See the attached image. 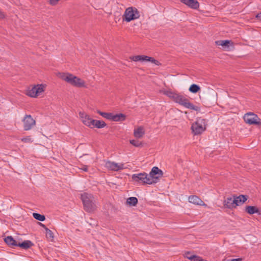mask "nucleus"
<instances>
[{"label": "nucleus", "mask_w": 261, "mask_h": 261, "mask_svg": "<svg viewBox=\"0 0 261 261\" xmlns=\"http://www.w3.org/2000/svg\"><path fill=\"white\" fill-rule=\"evenodd\" d=\"M255 17L258 20L261 21V12L256 14Z\"/></svg>", "instance_id": "c9c22d12"}, {"label": "nucleus", "mask_w": 261, "mask_h": 261, "mask_svg": "<svg viewBox=\"0 0 261 261\" xmlns=\"http://www.w3.org/2000/svg\"><path fill=\"white\" fill-rule=\"evenodd\" d=\"M126 116L122 113L114 114L112 113L111 121L118 122L125 120Z\"/></svg>", "instance_id": "aec40b11"}, {"label": "nucleus", "mask_w": 261, "mask_h": 261, "mask_svg": "<svg viewBox=\"0 0 261 261\" xmlns=\"http://www.w3.org/2000/svg\"><path fill=\"white\" fill-rule=\"evenodd\" d=\"M189 202L193 204L207 207V205L198 196L192 195L188 198Z\"/></svg>", "instance_id": "dca6fc26"}, {"label": "nucleus", "mask_w": 261, "mask_h": 261, "mask_svg": "<svg viewBox=\"0 0 261 261\" xmlns=\"http://www.w3.org/2000/svg\"><path fill=\"white\" fill-rule=\"evenodd\" d=\"M79 114L81 122L86 126L92 128L94 119L92 118L89 115L84 111L80 112Z\"/></svg>", "instance_id": "9b49d317"}, {"label": "nucleus", "mask_w": 261, "mask_h": 261, "mask_svg": "<svg viewBox=\"0 0 261 261\" xmlns=\"http://www.w3.org/2000/svg\"><path fill=\"white\" fill-rule=\"evenodd\" d=\"M81 198L87 211L90 212L94 210L96 205L94 203L93 197L91 194L84 193L81 195Z\"/></svg>", "instance_id": "423d86ee"}, {"label": "nucleus", "mask_w": 261, "mask_h": 261, "mask_svg": "<svg viewBox=\"0 0 261 261\" xmlns=\"http://www.w3.org/2000/svg\"><path fill=\"white\" fill-rule=\"evenodd\" d=\"M58 76L70 86L77 88H87V84L82 78L69 72H60Z\"/></svg>", "instance_id": "f257e3e1"}, {"label": "nucleus", "mask_w": 261, "mask_h": 261, "mask_svg": "<svg viewBox=\"0 0 261 261\" xmlns=\"http://www.w3.org/2000/svg\"><path fill=\"white\" fill-rule=\"evenodd\" d=\"M245 122L249 125L261 126V119L255 113L248 112L243 117Z\"/></svg>", "instance_id": "6e6552de"}, {"label": "nucleus", "mask_w": 261, "mask_h": 261, "mask_svg": "<svg viewBox=\"0 0 261 261\" xmlns=\"http://www.w3.org/2000/svg\"><path fill=\"white\" fill-rule=\"evenodd\" d=\"M173 101L177 103L186 108L196 111L200 112L201 110V108L198 106H195L193 105L192 102H191L188 99L182 95H180L179 93L176 94L175 97H174V99Z\"/></svg>", "instance_id": "7ed1b4c3"}, {"label": "nucleus", "mask_w": 261, "mask_h": 261, "mask_svg": "<svg viewBox=\"0 0 261 261\" xmlns=\"http://www.w3.org/2000/svg\"><path fill=\"white\" fill-rule=\"evenodd\" d=\"M5 17L6 15L5 13L1 10H0V19H4L5 18Z\"/></svg>", "instance_id": "473e14b6"}, {"label": "nucleus", "mask_w": 261, "mask_h": 261, "mask_svg": "<svg viewBox=\"0 0 261 261\" xmlns=\"http://www.w3.org/2000/svg\"><path fill=\"white\" fill-rule=\"evenodd\" d=\"M33 216L35 219L40 221H43L45 219V217L44 215H41L38 213H33Z\"/></svg>", "instance_id": "c756f323"}, {"label": "nucleus", "mask_w": 261, "mask_h": 261, "mask_svg": "<svg viewBox=\"0 0 261 261\" xmlns=\"http://www.w3.org/2000/svg\"><path fill=\"white\" fill-rule=\"evenodd\" d=\"M81 170L84 171H88V167L87 166L84 165L82 168H80Z\"/></svg>", "instance_id": "72a5a7b5"}, {"label": "nucleus", "mask_w": 261, "mask_h": 261, "mask_svg": "<svg viewBox=\"0 0 261 261\" xmlns=\"http://www.w3.org/2000/svg\"><path fill=\"white\" fill-rule=\"evenodd\" d=\"M106 126L107 124L104 121L94 119L93 122L92 128L94 127L98 129L102 128L105 127Z\"/></svg>", "instance_id": "412c9836"}, {"label": "nucleus", "mask_w": 261, "mask_h": 261, "mask_svg": "<svg viewBox=\"0 0 261 261\" xmlns=\"http://www.w3.org/2000/svg\"><path fill=\"white\" fill-rule=\"evenodd\" d=\"M22 121L23 128L25 130L31 129L36 125L35 120L30 115H25Z\"/></svg>", "instance_id": "f8f14e48"}, {"label": "nucleus", "mask_w": 261, "mask_h": 261, "mask_svg": "<svg viewBox=\"0 0 261 261\" xmlns=\"http://www.w3.org/2000/svg\"><path fill=\"white\" fill-rule=\"evenodd\" d=\"M206 123L205 120L198 118L192 123L191 130L194 135H198L203 133L206 129Z\"/></svg>", "instance_id": "39448f33"}, {"label": "nucleus", "mask_w": 261, "mask_h": 261, "mask_svg": "<svg viewBox=\"0 0 261 261\" xmlns=\"http://www.w3.org/2000/svg\"><path fill=\"white\" fill-rule=\"evenodd\" d=\"M129 143L133 146L135 147H140L142 146V143L141 142L135 140V139H132L129 140Z\"/></svg>", "instance_id": "7c9ffc66"}, {"label": "nucleus", "mask_w": 261, "mask_h": 261, "mask_svg": "<svg viewBox=\"0 0 261 261\" xmlns=\"http://www.w3.org/2000/svg\"><path fill=\"white\" fill-rule=\"evenodd\" d=\"M200 90V87L198 85H196L195 84H192L189 88V91L192 93H196Z\"/></svg>", "instance_id": "cd10ccee"}, {"label": "nucleus", "mask_w": 261, "mask_h": 261, "mask_svg": "<svg viewBox=\"0 0 261 261\" xmlns=\"http://www.w3.org/2000/svg\"><path fill=\"white\" fill-rule=\"evenodd\" d=\"M45 83H39L31 85L25 90L24 94L33 98H37L43 96L47 88Z\"/></svg>", "instance_id": "f03ea898"}, {"label": "nucleus", "mask_w": 261, "mask_h": 261, "mask_svg": "<svg viewBox=\"0 0 261 261\" xmlns=\"http://www.w3.org/2000/svg\"><path fill=\"white\" fill-rule=\"evenodd\" d=\"M245 211L249 215L254 214H261L259 208L255 206L248 205L245 207Z\"/></svg>", "instance_id": "6ab92c4d"}, {"label": "nucleus", "mask_w": 261, "mask_h": 261, "mask_svg": "<svg viewBox=\"0 0 261 261\" xmlns=\"http://www.w3.org/2000/svg\"><path fill=\"white\" fill-rule=\"evenodd\" d=\"M145 133V127L143 126H137L135 127L133 130V135L134 137L137 139L143 138Z\"/></svg>", "instance_id": "2eb2a0df"}, {"label": "nucleus", "mask_w": 261, "mask_h": 261, "mask_svg": "<svg viewBox=\"0 0 261 261\" xmlns=\"http://www.w3.org/2000/svg\"><path fill=\"white\" fill-rule=\"evenodd\" d=\"M33 243L30 240H26L22 242L18 241L17 246L20 247L21 248L27 249L33 246Z\"/></svg>", "instance_id": "5701e85b"}, {"label": "nucleus", "mask_w": 261, "mask_h": 261, "mask_svg": "<svg viewBox=\"0 0 261 261\" xmlns=\"http://www.w3.org/2000/svg\"><path fill=\"white\" fill-rule=\"evenodd\" d=\"M150 185L158 182L163 176V172L158 167L154 166L152 168L149 173L148 174Z\"/></svg>", "instance_id": "0eeeda50"}, {"label": "nucleus", "mask_w": 261, "mask_h": 261, "mask_svg": "<svg viewBox=\"0 0 261 261\" xmlns=\"http://www.w3.org/2000/svg\"><path fill=\"white\" fill-rule=\"evenodd\" d=\"M42 225L45 229L46 237L47 238H49V239H51V240H53L54 239V234H53V233L52 232V231L50 230H49L48 228L44 226V225H43V224H42Z\"/></svg>", "instance_id": "c85d7f7f"}, {"label": "nucleus", "mask_w": 261, "mask_h": 261, "mask_svg": "<svg viewBox=\"0 0 261 261\" xmlns=\"http://www.w3.org/2000/svg\"><path fill=\"white\" fill-rule=\"evenodd\" d=\"M228 261H242V259L241 258H233Z\"/></svg>", "instance_id": "f704fd0d"}, {"label": "nucleus", "mask_w": 261, "mask_h": 261, "mask_svg": "<svg viewBox=\"0 0 261 261\" xmlns=\"http://www.w3.org/2000/svg\"><path fill=\"white\" fill-rule=\"evenodd\" d=\"M138 203V199L136 197H129L126 200V204L130 206H135Z\"/></svg>", "instance_id": "b1692460"}, {"label": "nucleus", "mask_w": 261, "mask_h": 261, "mask_svg": "<svg viewBox=\"0 0 261 261\" xmlns=\"http://www.w3.org/2000/svg\"><path fill=\"white\" fill-rule=\"evenodd\" d=\"M140 16L139 11L135 7H130L126 8L122 16L123 21L129 22L138 19Z\"/></svg>", "instance_id": "20e7f679"}, {"label": "nucleus", "mask_w": 261, "mask_h": 261, "mask_svg": "<svg viewBox=\"0 0 261 261\" xmlns=\"http://www.w3.org/2000/svg\"><path fill=\"white\" fill-rule=\"evenodd\" d=\"M132 181L135 183H139L143 185H150L148 178V173L143 172L132 175Z\"/></svg>", "instance_id": "1a4fd4ad"}, {"label": "nucleus", "mask_w": 261, "mask_h": 261, "mask_svg": "<svg viewBox=\"0 0 261 261\" xmlns=\"http://www.w3.org/2000/svg\"><path fill=\"white\" fill-rule=\"evenodd\" d=\"M218 46H220L223 50L229 51L234 47L233 42L229 40H218L215 42Z\"/></svg>", "instance_id": "4468645a"}, {"label": "nucleus", "mask_w": 261, "mask_h": 261, "mask_svg": "<svg viewBox=\"0 0 261 261\" xmlns=\"http://www.w3.org/2000/svg\"><path fill=\"white\" fill-rule=\"evenodd\" d=\"M97 113L103 118L111 121L112 113L103 112L100 111H97Z\"/></svg>", "instance_id": "bb28decb"}, {"label": "nucleus", "mask_w": 261, "mask_h": 261, "mask_svg": "<svg viewBox=\"0 0 261 261\" xmlns=\"http://www.w3.org/2000/svg\"><path fill=\"white\" fill-rule=\"evenodd\" d=\"M105 166L108 169L114 171H118L126 168L123 163H117L111 161L106 162Z\"/></svg>", "instance_id": "ddd939ff"}, {"label": "nucleus", "mask_w": 261, "mask_h": 261, "mask_svg": "<svg viewBox=\"0 0 261 261\" xmlns=\"http://www.w3.org/2000/svg\"><path fill=\"white\" fill-rule=\"evenodd\" d=\"M21 141L24 143H31L33 140L30 136H27L21 138Z\"/></svg>", "instance_id": "2f4dec72"}, {"label": "nucleus", "mask_w": 261, "mask_h": 261, "mask_svg": "<svg viewBox=\"0 0 261 261\" xmlns=\"http://www.w3.org/2000/svg\"><path fill=\"white\" fill-rule=\"evenodd\" d=\"M180 2L189 8L197 9L199 7V3L197 0H180Z\"/></svg>", "instance_id": "a211bd4d"}, {"label": "nucleus", "mask_w": 261, "mask_h": 261, "mask_svg": "<svg viewBox=\"0 0 261 261\" xmlns=\"http://www.w3.org/2000/svg\"><path fill=\"white\" fill-rule=\"evenodd\" d=\"M5 242L9 246H17L18 240H14L12 237L8 236L5 239Z\"/></svg>", "instance_id": "4be33fe9"}, {"label": "nucleus", "mask_w": 261, "mask_h": 261, "mask_svg": "<svg viewBox=\"0 0 261 261\" xmlns=\"http://www.w3.org/2000/svg\"><path fill=\"white\" fill-rule=\"evenodd\" d=\"M129 59L134 62H140L141 63L151 62L154 65H159V62L153 58L145 55L133 56Z\"/></svg>", "instance_id": "9d476101"}, {"label": "nucleus", "mask_w": 261, "mask_h": 261, "mask_svg": "<svg viewBox=\"0 0 261 261\" xmlns=\"http://www.w3.org/2000/svg\"><path fill=\"white\" fill-rule=\"evenodd\" d=\"M163 94L169 97L172 100L174 99V97H175L176 92L172 91L170 90H164L163 91Z\"/></svg>", "instance_id": "a878e982"}, {"label": "nucleus", "mask_w": 261, "mask_h": 261, "mask_svg": "<svg viewBox=\"0 0 261 261\" xmlns=\"http://www.w3.org/2000/svg\"><path fill=\"white\" fill-rule=\"evenodd\" d=\"M233 198L228 197L227 198L224 202V205L229 208H234L233 207Z\"/></svg>", "instance_id": "393cba45"}, {"label": "nucleus", "mask_w": 261, "mask_h": 261, "mask_svg": "<svg viewBox=\"0 0 261 261\" xmlns=\"http://www.w3.org/2000/svg\"><path fill=\"white\" fill-rule=\"evenodd\" d=\"M247 200V196L241 195L239 196L233 197V207H236L238 206L243 204Z\"/></svg>", "instance_id": "f3484780"}]
</instances>
